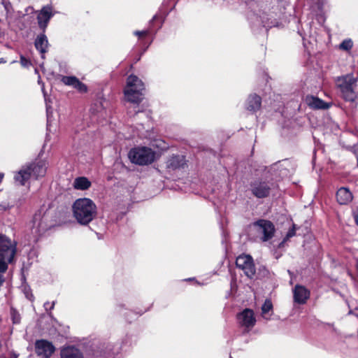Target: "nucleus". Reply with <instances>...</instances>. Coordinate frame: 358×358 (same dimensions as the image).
I'll use <instances>...</instances> for the list:
<instances>
[{
	"mask_svg": "<svg viewBox=\"0 0 358 358\" xmlns=\"http://www.w3.org/2000/svg\"><path fill=\"white\" fill-rule=\"evenodd\" d=\"M133 343V336L127 334L121 343L99 341L92 346L91 358H115L122 350H127Z\"/></svg>",
	"mask_w": 358,
	"mask_h": 358,
	"instance_id": "f257e3e1",
	"label": "nucleus"
},
{
	"mask_svg": "<svg viewBox=\"0 0 358 358\" xmlns=\"http://www.w3.org/2000/svg\"><path fill=\"white\" fill-rule=\"evenodd\" d=\"M73 216L80 225L87 226L97 216V207L90 198H78L72 204Z\"/></svg>",
	"mask_w": 358,
	"mask_h": 358,
	"instance_id": "f03ea898",
	"label": "nucleus"
},
{
	"mask_svg": "<svg viewBox=\"0 0 358 358\" xmlns=\"http://www.w3.org/2000/svg\"><path fill=\"white\" fill-rule=\"evenodd\" d=\"M17 253V242L12 241L10 237L0 234V287L4 282L3 274L7 271L8 265L15 262Z\"/></svg>",
	"mask_w": 358,
	"mask_h": 358,
	"instance_id": "7ed1b4c3",
	"label": "nucleus"
},
{
	"mask_svg": "<svg viewBox=\"0 0 358 358\" xmlns=\"http://www.w3.org/2000/svg\"><path fill=\"white\" fill-rule=\"evenodd\" d=\"M145 85L136 75L131 74L127 78L124 95L130 103L138 105L144 99Z\"/></svg>",
	"mask_w": 358,
	"mask_h": 358,
	"instance_id": "20e7f679",
	"label": "nucleus"
},
{
	"mask_svg": "<svg viewBox=\"0 0 358 358\" xmlns=\"http://www.w3.org/2000/svg\"><path fill=\"white\" fill-rule=\"evenodd\" d=\"M248 21L252 31L256 35L267 34L269 29L280 26L277 19L264 13L262 15H258L254 13L249 14Z\"/></svg>",
	"mask_w": 358,
	"mask_h": 358,
	"instance_id": "39448f33",
	"label": "nucleus"
},
{
	"mask_svg": "<svg viewBox=\"0 0 358 358\" xmlns=\"http://www.w3.org/2000/svg\"><path fill=\"white\" fill-rule=\"evenodd\" d=\"M128 158L134 164L148 166L157 160V153L150 147L138 145L129 150Z\"/></svg>",
	"mask_w": 358,
	"mask_h": 358,
	"instance_id": "423d86ee",
	"label": "nucleus"
},
{
	"mask_svg": "<svg viewBox=\"0 0 358 358\" xmlns=\"http://www.w3.org/2000/svg\"><path fill=\"white\" fill-rule=\"evenodd\" d=\"M272 182L262 178H255L249 183V189L257 199L267 198L271 190Z\"/></svg>",
	"mask_w": 358,
	"mask_h": 358,
	"instance_id": "0eeeda50",
	"label": "nucleus"
},
{
	"mask_svg": "<svg viewBox=\"0 0 358 358\" xmlns=\"http://www.w3.org/2000/svg\"><path fill=\"white\" fill-rule=\"evenodd\" d=\"M186 156L180 154H173L166 162V170L169 173L182 171L187 168Z\"/></svg>",
	"mask_w": 358,
	"mask_h": 358,
	"instance_id": "6e6552de",
	"label": "nucleus"
},
{
	"mask_svg": "<svg viewBox=\"0 0 358 358\" xmlns=\"http://www.w3.org/2000/svg\"><path fill=\"white\" fill-rule=\"evenodd\" d=\"M253 226L258 227V231L262 234L261 240L263 242H267L274 236L275 227L271 221L259 219L253 222Z\"/></svg>",
	"mask_w": 358,
	"mask_h": 358,
	"instance_id": "1a4fd4ad",
	"label": "nucleus"
},
{
	"mask_svg": "<svg viewBox=\"0 0 358 358\" xmlns=\"http://www.w3.org/2000/svg\"><path fill=\"white\" fill-rule=\"evenodd\" d=\"M24 166L30 173V178L32 177L36 180L44 177L46 174L47 162L45 159H36L26 164Z\"/></svg>",
	"mask_w": 358,
	"mask_h": 358,
	"instance_id": "9d476101",
	"label": "nucleus"
},
{
	"mask_svg": "<svg viewBox=\"0 0 358 358\" xmlns=\"http://www.w3.org/2000/svg\"><path fill=\"white\" fill-rule=\"evenodd\" d=\"M164 22V17H160L158 15H155L149 22L148 29L142 31H135L134 34L138 37L148 35L155 36L157 32L162 28Z\"/></svg>",
	"mask_w": 358,
	"mask_h": 358,
	"instance_id": "9b49d317",
	"label": "nucleus"
},
{
	"mask_svg": "<svg viewBox=\"0 0 358 358\" xmlns=\"http://www.w3.org/2000/svg\"><path fill=\"white\" fill-rule=\"evenodd\" d=\"M55 15L52 8L50 5L44 6L38 11L36 19L39 29L45 32L51 18Z\"/></svg>",
	"mask_w": 358,
	"mask_h": 358,
	"instance_id": "f8f14e48",
	"label": "nucleus"
},
{
	"mask_svg": "<svg viewBox=\"0 0 358 358\" xmlns=\"http://www.w3.org/2000/svg\"><path fill=\"white\" fill-rule=\"evenodd\" d=\"M55 351L52 342L45 339H39L35 342V352L43 358H50Z\"/></svg>",
	"mask_w": 358,
	"mask_h": 358,
	"instance_id": "ddd939ff",
	"label": "nucleus"
},
{
	"mask_svg": "<svg viewBox=\"0 0 358 358\" xmlns=\"http://www.w3.org/2000/svg\"><path fill=\"white\" fill-rule=\"evenodd\" d=\"M236 318L241 326L248 329L252 328L257 322L253 310L248 308L238 313Z\"/></svg>",
	"mask_w": 358,
	"mask_h": 358,
	"instance_id": "4468645a",
	"label": "nucleus"
},
{
	"mask_svg": "<svg viewBox=\"0 0 358 358\" xmlns=\"http://www.w3.org/2000/svg\"><path fill=\"white\" fill-rule=\"evenodd\" d=\"M310 292L305 286L296 284L293 289V299L294 303L302 305L305 304L310 298Z\"/></svg>",
	"mask_w": 358,
	"mask_h": 358,
	"instance_id": "2eb2a0df",
	"label": "nucleus"
},
{
	"mask_svg": "<svg viewBox=\"0 0 358 358\" xmlns=\"http://www.w3.org/2000/svg\"><path fill=\"white\" fill-rule=\"evenodd\" d=\"M262 106V97L256 93L250 94L247 97L244 107L251 114L256 113Z\"/></svg>",
	"mask_w": 358,
	"mask_h": 358,
	"instance_id": "dca6fc26",
	"label": "nucleus"
},
{
	"mask_svg": "<svg viewBox=\"0 0 358 358\" xmlns=\"http://www.w3.org/2000/svg\"><path fill=\"white\" fill-rule=\"evenodd\" d=\"M305 102L310 108L314 110H327L331 106V103L324 101L314 95H307L305 98Z\"/></svg>",
	"mask_w": 358,
	"mask_h": 358,
	"instance_id": "f3484780",
	"label": "nucleus"
},
{
	"mask_svg": "<svg viewBox=\"0 0 358 358\" xmlns=\"http://www.w3.org/2000/svg\"><path fill=\"white\" fill-rule=\"evenodd\" d=\"M48 45L49 43L45 32L41 31L35 38L34 46L41 54V57L43 59L45 58V54L48 52Z\"/></svg>",
	"mask_w": 358,
	"mask_h": 358,
	"instance_id": "a211bd4d",
	"label": "nucleus"
},
{
	"mask_svg": "<svg viewBox=\"0 0 358 358\" xmlns=\"http://www.w3.org/2000/svg\"><path fill=\"white\" fill-rule=\"evenodd\" d=\"M336 201L340 205H347L350 203L353 199L352 193L350 189L346 187H341L336 192Z\"/></svg>",
	"mask_w": 358,
	"mask_h": 358,
	"instance_id": "6ab92c4d",
	"label": "nucleus"
},
{
	"mask_svg": "<svg viewBox=\"0 0 358 358\" xmlns=\"http://www.w3.org/2000/svg\"><path fill=\"white\" fill-rule=\"evenodd\" d=\"M61 358H84L82 351L74 345L63 348L60 351Z\"/></svg>",
	"mask_w": 358,
	"mask_h": 358,
	"instance_id": "aec40b11",
	"label": "nucleus"
},
{
	"mask_svg": "<svg viewBox=\"0 0 358 358\" xmlns=\"http://www.w3.org/2000/svg\"><path fill=\"white\" fill-rule=\"evenodd\" d=\"M91 185V181L85 176L76 178L73 183V187L75 189L83 191L88 189Z\"/></svg>",
	"mask_w": 358,
	"mask_h": 358,
	"instance_id": "412c9836",
	"label": "nucleus"
},
{
	"mask_svg": "<svg viewBox=\"0 0 358 358\" xmlns=\"http://www.w3.org/2000/svg\"><path fill=\"white\" fill-rule=\"evenodd\" d=\"M29 178L30 173L27 171L24 165L22 166L21 169L14 176L15 182H18L20 185H24Z\"/></svg>",
	"mask_w": 358,
	"mask_h": 358,
	"instance_id": "4be33fe9",
	"label": "nucleus"
},
{
	"mask_svg": "<svg viewBox=\"0 0 358 358\" xmlns=\"http://www.w3.org/2000/svg\"><path fill=\"white\" fill-rule=\"evenodd\" d=\"M253 261V259L250 255H239L236 260V265L237 267L243 269L245 266H248V264L252 263Z\"/></svg>",
	"mask_w": 358,
	"mask_h": 358,
	"instance_id": "5701e85b",
	"label": "nucleus"
},
{
	"mask_svg": "<svg viewBox=\"0 0 358 358\" xmlns=\"http://www.w3.org/2000/svg\"><path fill=\"white\" fill-rule=\"evenodd\" d=\"M355 83L356 80L354 78H345L339 85L341 92L353 90Z\"/></svg>",
	"mask_w": 358,
	"mask_h": 358,
	"instance_id": "b1692460",
	"label": "nucleus"
},
{
	"mask_svg": "<svg viewBox=\"0 0 358 358\" xmlns=\"http://www.w3.org/2000/svg\"><path fill=\"white\" fill-rule=\"evenodd\" d=\"M341 92V96H342L343 99L345 101L354 102L357 97V94L355 92L354 89L350 90L343 91Z\"/></svg>",
	"mask_w": 358,
	"mask_h": 358,
	"instance_id": "393cba45",
	"label": "nucleus"
},
{
	"mask_svg": "<svg viewBox=\"0 0 358 358\" xmlns=\"http://www.w3.org/2000/svg\"><path fill=\"white\" fill-rule=\"evenodd\" d=\"M242 270H243L245 275L248 278H249L250 279H252L256 273L254 261H252V263L248 264V266L243 268Z\"/></svg>",
	"mask_w": 358,
	"mask_h": 358,
	"instance_id": "a878e982",
	"label": "nucleus"
},
{
	"mask_svg": "<svg viewBox=\"0 0 358 358\" xmlns=\"http://www.w3.org/2000/svg\"><path fill=\"white\" fill-rule=\"evenodd\" d=\"M10 315L13 324H19L21 322V315L14 307L10 308Z\"/></svg>",
	"mask_w": 358,
	"mask_h": 358,
	"instance_id": "bb28decb",
	"label": "nucleus"
},
{
	"mask_svg": "<svg viewBox=\"0 0 358 358\" xmlns=\"http://www.w3.org/2000/svg\"><path fill=\"white\" fill-rule=\"evenodd\" d=\"M78 80V78L75 76H64L61 80L64 85L73 87Z\"/></svg>",
	"mask_w": 358,
	"mask_h": 358,
	"instance_id": "cd10ccee",
	"label": "nucleus"
},
{
	"mask_svg": "<svg viewBox=\"0 0 358 358\" xmlns=\"http://www.w3.org/2000/svg\"><path fill=\"white\" fill-rule=\"evenodd\" d=\"M353 46V42L352 39L347 38L343 40L339 45L340 49L345 51H349L352 49Z\"/></svg>",
	"mask_w": 358,
	"mask_h": 358,
	"instance_id": "c85d7f7f",
	"label": "nucleus"
},
{
	"mask_svg": "<svg viewBox=\"0 0 358 358\" xmlns=\"http://www.w3.org/2000/svg\"><path fill=\"white\" fill-rule=\"evenodd\" d=\"M273 303L271 299H266L262 306V313H268L270 310L273 309Z\"/></svg>",
	"mask_w": 358,
	"mask_h": 358,
	"instance_id": "c756f323",
	"label": "nucleus"
},
{
	"mask_svg": "<svg viewBox=\"0 0 358 358\" xmlns=\"http://www.w3.org/2000/svg\"><path fill=\"white\" fill-rule=\"evenodd\" d=\"M73 88L77 90L80 93H86L88 90L87 85L81 82L79 79L76 83Z\"/></svg>",
	"mask_w": 358,
	"mask_h": 358,
	"instance_id": "7c9ffc66",
	"label": "nucleus"
},
{
	"mask_svg": "<svg viewBox=\"0 0 358 358\" xmlns=\"http://www.w3.org/2000/svg\"><path fill=\"white\" fill-rule=\"evenodd\" d=\"M257 275L261 278H268L269 276V271L265 266L261 265L258 268Z\"/></svg>",
	"mask_w": 358,
	"mask_h": 358,
	"instance_id": "2f4dec72",
	"label": "nucleus"
},
{
	"mask_svg": "<svg viewBox=\"0 0 358 358\" xmlns=\"http://www.w3.org/2000/svg\"><path fill=\"white\" fill-rule=\"evenodd\" d=\"M154 37L155 36H152L151 40L150 41H148V42H147V41H143L142 42L143 49H142V51H141L139 57L137 59V61H139L141 57V56L147 51V50L148 49V48L150 47L151 43H152Z\"/></svg>",
	"mask_w": 358,
	"mask_h": 358,
	"instance_id": "473e14b6",
	"label": "nucleus"
},
{
	"mask_svg": "<svg viewBox=\"0 0 358 358\" xmlns=\"http://www.w3.org/2000/svg\"><path fill=\"white\" fill-rule=\"evenodd\" d=\"M20 64L23 67L29 68L32 65L31 60L25 57L23 55H20Z\"/></svg>",
	"mask_w": 358,
	"mask_h": 358,
	"instance_id": "72a5a7b5",
	"label": "nucleus"
},
{
	"mask_svg": "<svg viewBox=\"0 0 358 358\" xmlns=\"http://www.w3.org/2000/svg\"><path fill=\"white\" fill-rule=\"evenodd\" d=\"M15 207V204L12 203V201H3L0 203V210L3 211L10 210V208Z\"/></svg>",
	"mask_w": 358,
	"mask_h": 358,
	"instance_id": "f704fd0d",
	"label": "nucleus"
},
{
	"mask_svg": "<svg viewBox=\"0 0 358 358\" xmlns=\"http://www.w3.org/2000/svg\"><path fill=\"white\" fill-rule=\"evenodd\" d=\"M1 3L3 6L7 13H10L11 10H13V6L10 0H1Z\"/></svg>",
	"mask_w": 358,
	"mask_h": 358,
	"instance_id": "c9c22d12",
	"label": "nucleus"
},
{
	"mask_svg": "<svg viewBox=\"0 0 358 358\" xmlns=\"http://www.w3.org/2000/svg\"><path fill=\"white\" fill-rule=\"evenodd\" d=\"M25 199L23 196H19L15 201H12L17 208L22 206L24 203Z\"/></svg>",
	"mask_w": 358,
	"mask_h": 358,
	"instance_id": "e433bc0d",
	"label": "nucleus"
},
{
	"mask_svg": "<svg viewBox=\"0 0 358 358\" xmlns=\"http://www.w3.org/2000/svg\"><path fill=\"white\" fill-rule=\"evenodd\" d=\"M55 305V301H52L51 303L49 301H46L43 304V307H44L45 310H46V312H49V311L52 310V309H54Z\"/></svg>",
	"mask_w": 358,
	"mask_h": 358,
	"instance_id": "4c0bfd02",
	"label": "nucleus"
},
{
	"mask_svg": "<svg viewBox=\"0 0 358 358\" xmlns=\"http://www.w3.org/2000/svg\"><path fill=\"white\" fill-rule=\"evenodd\" d=\"M296 235V232L294 229H289L284 237V241H287L289 238H292Z\"/></svg>",
	"mask_w": 358,
	"mask_h": 358,
	"instance_id": "58836bf2",
	"label": "nucleus"
},
{
	"mask_svg": "<svg viewBox=\"0 0 358 358\" xmlns=\"http://www.w3.org/2000/svg\"><path fill=\"white\" fill-rule=\"evenodd\" d=\"M150 307H151V306L150 307H148V308H145L144 310H139L138 311L134 310L132 313H134V315H135L136 317H138L143 315L145 313L148 312V310H150Z\"/></svg>",
	"mask_w": 358,
	"mask_h": 358,
	"instance_id": "ea45409f",
	"label": "nucleus"
},
{
	"mask_svg": "<svg viewBox=\"0 0 358 358\" xmlns=\"http://www.w3.org/2000/svg\"><path fill=\"white\" fill-rule=\"evenodd\" d=\"M20 280L22 281V284L25 283L26 280H27L26 276L24 274V265L20 270Z\"/></svg>",
	"mask_w": 358,
	"mask_h": 358,
	"instance_id": "a19ab883",
	"label": "nucleus"
},
{
	"mask_svg": "<svg viewBox=\"0 0 358 358\" xmlns=\"http://www.w3.org/2000/svg\"><path fill=\"white\" fill-rule=\"evenodd\" d=\"M352 217L355 221L356 224L358 226V206L357 207L356 210L353 211Z\"/></svg>",
	"mask_w": 358,
	"mask_h": 358,
	"instance_id": "79ce46f5",
	"label": "nucleus"
},
{
	"mask_svg": "<svg viewBox=\"0 0 358 358\" xmlns=\"http://www.w3.org/2000/svg\"><path fill=\"white\" fill-rule=\"evenodd\" d=\"M40 219V215H37V214H35L33 217V223H34V226H36V222L38 221V220Z\"/></svg>",
	"mask_w": 358,
	"mask_h": 358,
	"instance_id": "37998d69",
	"label": "nucleus"
},
{
	"mask_svg": "<svg viewBox=\"0 0 358 358\" xmlns=\"http://www.w3.org/2000/svg\"><path fill=\"white\" fill-rule=\"evenodd\" d=\"M46 111H47V122H48L47 126L48 127V122H49V108L48 107V106H46Z\"/></svg>",
	"mask_w": 358,
	"mask_h": 358,
	"instance_id": "c03bdc74",
	"label": "nucleus"
},
{
	"mask_svg": "<svg viewBox=\"0 0 358 358\" xmlns=\"http://www.w3.org/2000/svg\"><path fill=\"white\" fill-rule=\"evenodd\" d=\"M42 92H43V96L45 98V101H47V99H46L47 92L45 91L43 87H42Z\"/></svg>",
	"mask_w": 358,
	"mask_h": 358,
	"instance_id": "a18cd8bd",
	"label": "nucleus"
},
{
	"mask_svg": "<svg viewBox=\"0 0 358 358\" xmlns=\"http://www.w3.org/2000/svg\"><path fill=\"white\" fill-rule=\"evenodd\" d=\"M290 229H294V231L296 232V229H298V227H297L296 224L293 223L292 226V227Z\"/></svg>",
	"mask_w": 358,
	"mask_h": 358,
	"instance_id": "49530a36",
	"label": "nucleus"
},
{
	"mask_svg": "<svg viewBox=\"0 0 358 358\" xmlns=\"http://www.w3.org/2000/svg\"><path fill=\"white\" fill-rule=\"evenodd\" d=\"M287 241H284V238L282 241L279 243V247H282Z\"/></svg>",
	"mask_w": 358,
	"mask_h": 358,
	"instance_id": "de8ad7c7",
	"label": "nucleus"
},
{
	"mask_svg": "<svg viewBox=\"0 0 358 358\" xmlns=\"http://www.w3.org/2000/svg\"><path fill=\"white\" fill-rule=\"evenodd\" d=\"M12 358H17L18 357V355L16 354V353H13L11 356Z\"/></svg>",
	"mask_w": 358,
	"mask_h": 358,
	"instance_id": "09e8293b",
	"label": "nucleus"
},
{
	"mask_svg": "<svg viewBox=\"0 0 358 358\" xmlns=\"http://www.w3.org/2000/svg\"><path fill=\"white\" fill-rule=\"evenodd\" d=\"M195 280L194 278H189L187 279H185V280H186V281H192V280Z\"/></svg>",
	"mask_w": 358,
	"mask_h": 358,
	"instance_id": "8fccbe9b",
	"label": "nucleus"
},
{
	"mask_svg": "<svg viewBox=\"0 0 358 358\" xmlns=\"http://www.w3.org/2000/svg\"><path fill=\"white\" fill-rule=\"evenodd\" d=\"M3 177V173H0V183L1 182Z\"/></svg>",
	"mask_w": 358,
	"mask_h": 358,
	"instance_id": "3c124183",
	"label": "nucleus"
},
{
	"mask_svg": "<svg viewBox=\"0 0 358 358\" xmlns=\"http://www.w3.org/2000/svg\"><path fill=\"white\" fill-rule=\"evenodd\" d=\"M6 62L3 58H0V64Z\"/></svg>",
	"mask_w": 358,
	"mask_h": 358,
	"instance_id": "603ef678",
	"label": "nucleus"
},
{
	"mask_svg": "<svg viewBox=\"0 0 358 358\" xmlns=\"http://www.w3.org/2000/svg\"><path fill=\"white\" fill-rule=\"evenodd\" d=\"M25 294H26V297H27V299H29V300H31V298L29 296L28 293L25 292Z\"/></svg>",
	"mask_w": 358,
	"mask_h": 358,
	"instance_id": "864d4df0",
	"label": "nucleus"
},
{
	"mask_svg": "<svg viewBox=\"0 0 358 358\" xmlns=\"http://www.w3.org/2000/svg\"><path fill=\"white\" fill-rule=\"evenodd\" d=\"M327 324L328 326H329V327H334V324L333 323H327Z\"/></svg>",
	"mask_w": 358,
	"mask_h": 358,
	"instance_id": "5fc2aeb1",
	"label": "nucleus"
},
{
	"mask_svg": "<svg viewBox=\"0 0 358 358\" xmlns=\"http://www.w3.org/2000/svg\"><path fill=\"white\" fill-rule=\"evenodd\" d=\"M287 272H288V273H289L290 275H292V272L290 270H287Z\"/></svg>",
	"mask_w": 358,
	"mask_h": 358,
	"instance_id": "6e6d98bb",
	"label": "nucleus"
},
{
	"mask_svg": "<svg viewBox=\"0 0 358 358\" xmlns=\"http://www.w3.org/2000/svg\"><path fill=\"white\" fill-rule=\"evenodd\" d=\"M37 227H39V228H40V227H41V224L40 222H38V223L37 224Z\"/></svg>",
	"mask_w": 358,
	"mask_h": 358,
	"instance_id": "4d7b16f0",
	"label": "nucleus"
},
{
	"mask_svg": "<svg viewBox=\"0 0 358 358\" xmlns=\"http://www.w3.org/2000/svg\"><path fill=\"white\" fill-rule=\"evenodd\" d=\"M35 73H38V70L36 69H35Z\"/></svg>",
	"mask_w": 358,
	"mask_h": 358,
	"instance_id": "13d9d810",
	"label": "nucleus"
},
{
	"mask_svg": "<svg viewBox=\"0 0 358 358\" xmlns=\"http://www.w3.org/2000/svg\"><path fill=\"white\" fill-rule=\"evenodd\" d=\"M38 82L39 84L41 83V80H40V78L38 79Z\"/></svg>",
	"mask_w": 358,
	"mask_h": 358,
	"instance_id": "bf43d9fd",
	"label": "nucleus"
},
{
	"mask_svg": "<svg viewBox=\"0 0 358 358\" xmlns=\"http://www.w3.org/2000/svg\"><path fill=\"white\" fill-rule=\"evenodd\" d=\"M126 319H127V320L129 322H131V320H129L128 318H126Z\"/></svg>",
	"mask_w": 358,
	"mask_h": 358,
	"instance_id": "052dcab7",
	"label": "nucleus"
},
{
	"mask_svg": "<svg viewBox=\"0 0 358 358\" xmlns=\"http://www.w3.org/2000/svg\"><path fill=\"white\" fill-rule=\"evenodd\" d=\"M119 306H120V307H124V305L120 304Z\"/></svg>",
	"mask_w": 358,
	"mask_h": 358,
	"instance_id": "680f3d73",
	"label": "nucleus"
},
{
	"mask_svg": "<svg viewBox=\"0 0 358 358\" xmlns=\"http://www.w3.org/2000/svg\"><path fill=\"white\" fill-rule=\"evenodd\" d=\"M230 358H232V357L230 356Z\"/></svg>",
	"mask_w": 358,
	"mask_h": 358,
	"instance_id": "e2e57ef3",
	"label": "nucleus"
}]
</instances>
